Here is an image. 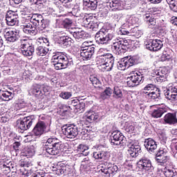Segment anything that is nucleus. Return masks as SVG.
<instances>
[{"mask_svg":"<svg viewBox=\"0 0 177 177\" xmlns=\"http://www.w3.org/2000/svg\"><path fill=\"white\" fill-rule=\"evenodd\" d=\"M77 149L79 153H81L79 155V157H86L87 156H89V151H88L89 150V147H88V145L84 144H80L77 146Z\"/></svg>","mask_w":177,"mask_h":177,"instance_id":"473e14b6","label":"nucleus"},{"mask_svg":"<svg viewBox=\"0 0 177 177\" xmlns=\"http://www.w3.org/2000/svg\"><path fill=\"white\" fill-rule=\"evenodd\" d=\"M113 93L114 96L118 99L122 97V91H121V89H120V87L118 86L114 87Z\"/></svg>","mask_w":177,"mask_h":177,"instance_id":"13d9d810","label":"nucleus"},{"mask_svg":"<svg viewBox=\"0 0 177 177\" xmlns=\"http://www.w3.org/2000/svg\"><path fill=\"white\" fill-rule=\"evenodd\" d=\"M63 147H64V145L59 139L50 138L44 145L43 150L50 156H57V154H60L63 151Z\"/></svg>","mask_w":177,"mask_h":177,"instance_id":"f257e3e1","label":"nucleus"},{"mask_svg":"<svg viewBox=\"0 0 177 177\" xmlns=\"http://www.w3.org/2000/svg\"><path fill=\"white\" fill-rule=\"evenodd\" d=\"M164 121L166 124H177L176 115L174 113H167L164 117Z\"/></svg>","mask_w":177,"mask_h":177,"instance_id":"e433bc0d","label":"nucleus"},{"mask_svg":"<svg viewBox=\"0 0 177 177\" xmlns=\"http://www.w3.org/2000/svg\"><path fill=\"white\" fill-rule=\"evenodd\" d=\"M31 2H32V3L34 5H44V3H45V2H46V0H30Z\"/></svg>","mask_w":177,"mask_h":177,"instance_id":"69168bd1","label":"nucleus"},{"mask_svg":"<svg viewBox=\"0 0 177 177\" xmlns=\"http://www.w3.org/2000/svg\"><path fill=\"white\" fill-rule=\"evenodd\" d=\"M50 91L49 86H41V84H33L31 89L32 95L37 99H42L45 93Z\"/></svg>","mask_w":177,"mask_h":177,"instance_id":"1a4fd4ad","label":"nucleus"},{"mask_svg":"<svg viewBox=\"0 0 177 177\" xmlns=\"http://www.w3.org/2000/svg\"><path fill=\"white\" fill-rule=\"evenodd\" d=\"M106 7L109 10H118L121 9V1L119 0H109L106 2Z\"/></svg>","mask_w":177,"mask_h":177,"instance_id":"c756f323","label":"nucleus"},{"mask_svg":"<svg viewBox=\"0 0 177 177\" xmlns=\"http://www.w3.org/2000/svg\"><path fill=\"white\" fill-rule=\"evenodd\" d=\"M10 164V160L8 156H2L0 158V165L3 166L5 165H9Z\"/></svg>","mask_w":177,"mask_h":177,"instance_id":"6e6d98bb","label":"nucleus"},{"mask_svg":"<svg viewBox=\"0 0 177 177\" xmlns=\"http://www.w3.org/2000/svg\"><path fill=\"white\" fill-rule=\"evenodd\" d=\"M138 18L136 17H131L129 19V23H130V24H136L138 23Z\"/></svg>","mask_w":177,"mask_h":177,"instance_id":"338daca9","label":"nucleus"},{"mask_svg":"<svg viewBox=\"0 0 177 177\" xmlns=\"http://www.w3.org/2000/svg\"><path fill=\"white\" fill-rule=\"evenodd\" d=\"M147 99H152V100H160L161 99V91L156 88L153 91L148 93L145 97Z\"/></svg>","mask_w":177,"mask_h":177,"instance_id":"72a5a7b5","label":"nucleus"},{"mask_svg":"<svg viewBox=\"0 0 177 177\" xmlns=\"http://www.w3.org/2000/svg\"><path fill=\"white\" fill-rule=\"evenodd\" d=\"M166 2L169 5L171 10L177 12V1L176 0H166Z\"/></svg>","mask_w":177,"mask_h":177,"instance_id":"09e8293b","label":"nucleus"},{"mask_svg":"<svg viewBox=\"0 0 177 177\" xmlns=\"http://www.w3.org/2000/svg\"><path fill=\"white\" fill-rule=\"evenodd\" d=\"M51 60L55 70H64L73 64V59L64 53H56Z\"/></svg>","mask_w":177,"mask_h":177,"instance_id":"f03ea898","label":"nucleus"},{"mask_svg":"<svg viewBox=\"0 0 177 177\" xmlns=\"http://www.w3.org/2000/svg\"><path fill=\"white\" fill-rule=\"evenodd\" d=\"M156 160L157 162L162 165V164H165L167 161H168V157L165 154V152L163 149H159L156 153Z\"/></svg>","mask_w":177,"mask_h":177,"instance_id":"bb28decb","label":"nucleus"},{"mask_svg":"<svg viewBox=\"0 0 177 177\" xmlns=\"http://www.w3.org/2000/svg\"><path fill=\"white\" fill-rule=\"evenodd\" d=\"M52 171L55 174V175L58 176L68 174L67 167L64 165H62V163H58L57 165L53 166Z\"/></svg>","mask_w":177,"mask_h":177,"instance_id":"4be33fe9","label":"nucleus"},{"mask_svg":"<svg viewBox=\"0 0 177 177\" xmlns=\"http://www.w3.org/2000/svg\"><path fill=\"white\" fill-rule=\"evenodd\" d=\"M104 50H106L104 48H100L99 50V55H100L102 60L100 67H102V71H111L114 66V56L111 53L103 54Z\"/></svg>","mask_w":177,"mask_h":177,"instance_id":"7ed1b4c3","label":"nucleus"},{"mask_svg":"<svg viewBox=\"0 0 177 177\" xmlns=\"http://www.w3.org/2000/svg\"><path fill=\"white\" fill-rule=\"evenodd\" d=\"M111 93H113V90L110 88V87L106 88L104 92L101 93V99L103 100L109 99V97L111 96Z\"/></svg>","mask_w":177,"mask_h":177,"instance_id":"c03bdc74","label":"nucleus"},{"mask_svg":"<svg viewBox=\"0 0 177 177\" xmlns=\"http://www.w3.org/2000/svg\"><path fill=\"white\" fill-rule=\"evenodd\" d=\"M19 165L24 168H30V167L32 166V164L28 160H21L19 161Z\"/></svg>","mask_w":177,"mask_h":177,"instance_id":"5fc2aeb1","label":"nucleus"},{"mask_svg":"<svg viewBox=\"0 0 177 177\" xmlns=\"http://www.w3.org/2000/svg\"><path fill=\"white\" fill-rule=\"evenodd\" d=\"M169 59H171V55L167 53V52L163 53L160 57L161 62H167V60H169Z\"/></svg>","mask_w":177,"mask_h":177,"instance_id":"0e129e2a","label":"nucleus"},{"mask_svg":"<svg viewBox=\"0 0 177 177\" xmlns=\"http://www.w3.org/2000/svg\"><path fill=\"white\" fill-rule=\"evenodd\" d=\"M124 130L126 132H129L130 133L135 131V126L131 121L126 122L124 124Z\"/></svg>","mask_w":177,"mask_h":177,"instance_id":"49530a36","label":"nucleus"},{"mask_svg":"<svg viewBox=\"0 0 177 177\" xmlns=\"http://www.w3.org/2000/svg\"><path fill=\"white\" fill-rule=\"evenodd\" d=\"M164 113H167V109L164 108H158L157 109L153 110V111L151 113V116L153 118H161Z\"/></svg>","mask_w":177,"mask_h":177,"instance_id":"ea45409f","label":"nucleus"},{"mask_svg":"<svg viewBox=\"0 0 177 177\" xmlns=\"http://www.w3.org/2000/svg\"><path fill=\"white\" fill-rule=\"evenodd\" d=\"M93 157L95 160H107L110 158V153L106 151H95L93 152Z\"/></svg>","mask_w":177,"mask_h":177,"instance_id":"393cba45","label":"nucleus"},{"mask_svg":"<svg viewBox=\"0 0 177 177\" xmlns=\"http://www.w3.org/2000/svg\"><path fill=\"white\" fill-rule=\"evenodd\" d=\"M164 95L165 99H167V100H169L171 103L177 102V88L176 86H170L167 88Z\"/></svg>","mask_w":177,"mask_h":177,"instance_id":"f3484780","label":"nucleus"},{"mask_svg":"<svg viewBox=\"0 0 177 177\" xmlns=\"http://www.w3.org/2000/svg\"><path fill=\"white\" fill-rule=\"evenodd\" d=\"M21 50L22 55L26 57L32 56V55H34L35 49L34 48V46L32 45V44L30 43V40L21 39Z\"/></svg>","mask_w":177,"mask_h":177,"instance_id":"9d476101","label":"nucleus"},{"mask_svg":"<svg viewBox=\"0 0 177 177\" xmlns=\"http://www.w3.org/2000/svg\"><path fill=\"white\" fill-rule=\"evenodd\" d=\"M120 32L121 35H128V34H131V32H129V30H127L125 28H122L120 30Z\"/></svg>","mask_w":177,"mask_h":177,"instance_id":"774afa93","label":"nucleus"},{"mask_svg":"<svg viewBox=\"0 0 177 177\" xmlns=\"http://www.w3.org/2000/svg\"><path fill=\"white\" fill-rule=\"evenodd\" d=\"M100 171L102 176H114L118 172V166L109 163L102 166Z\"/></svg>","mask_w":177,"mask_h":177,"instance_id":"f8f14e48","label":"nucleus"},{"mask_svg":"<svg viewBox=\"0 0 177 177\" xmlns=\"http://www.w3.org/2000/svg\"><path fill=\"white\" fill-rule=\"evenodd\" d=\"M138 63L136 57L127 56L122 58L118 64V70L124 71L132 66H135Z\"/></svg>","mask_w":177,"mask_h":177,"instance_id":"6e6552de","label":"nucleus"},{"mask_svg":"<svg viewBox=\"0 0 177 177\" xmlns=\"http://www.w3.org/2000/svg\"><path fill=\"white\" fill-rule=\"evenodd\" d=\"M143 80V75L140 72L131 74L127 78V84L129 88L138 86Z\"/></svg>","mask_w":177,"mask_h":177,"instance_id":"9b49d317","label":"nucleus"},{"mask_svg":"<svg viewBox=\"0 0 177 177\" xmlns=\"http://www.w3.org/2000/svg\"><path fill=\"white\" fill-rule=\"evenodd\" d=\"M4 37L8 42H16L19 38H20V35L19 34V32L16 30H8L6 31L4 34Z\"/></svg>","mask_w":177,"mask_h":177,"instance_id":"aec40b11","label":"nucleus"},{"mask_svg":"<svg viewBox=\"0 0 177 177\" xmlns=\"http://www.w3.org/2000/svg\"><path fill=\"white\" fill-rule=\"evenodd\" d=\"M24 154L26 156V157H32V156H34V154H35V151H34V149L32 148H27L25 151H24Z\"/></svg>","mask_w":177,"mask_h":177,"instance_id":"bf43d9fd","label":"nucleus"},{"mask_svg":"<svg viewBox=\"0 0 177 177\" xmlns=\"http://www.w3.org/2000/svg\"><path fill=\"white\" fill-rule=\"evenodd\" d=\"M93 167V162L88 157L83 158L80 165V171H89Z\"/></svg>","mask_w":177,"mask_h":177,"instance_id":"a878e982","label":"nucleus"},{"mask_svg":"<svg viewBox=\"0 0 177 177\" xmlns=\"http://www.w3.org/2000/svg\"><path fill=\"white\" fill-rule=\"evenodd\" d=\"M85 117H86V120L87 122H93L99 118V115L93 111H88L85 113Z\"/></svg>","mask_w":177,"mask_h":177,"instance_id":"4c0bfd02","label":"nucleus"},{"mask_svg":"<svg viewBox=\"0 0 177 177\" xmlns=\"http://www.w3.org/2000/svg\"><path fill=\"white\" fill-rule=\"evenodd\" d=\"M156 89H157L156 85L153 84H148L141 90V93L142 95H144V96L147 97L148 93H151Z\"/></svg>","mask_w":177,"mask_h":177,"instance_id":"58836bf2","label":"nucleus"},{"mask_svg":"<svg viewBox=\"0 0 177 177\" xmlns=\"http://www.w3.org/2000/svg\"><path fill=\"white\" fill-rule=\"evenodd\" d=\"M37 26H33L31 24H25L23 26L22 30L25 34L35 35V34H37Z\"/></svg>","mask_w":177,"mask_h":177,"instance_id":"cd10ccee","label":"nucleus"},{"mask_svg":"<svg viewBox=\"0 0 177 177\" xmlns=\"http://www.w3.org/2000/svg\"><path fill=\"white\" fill-rule=\"evenodd\" d=\"M46 129V124L44 121L38 122L32 129V133L35 136H41Z\"/></svg>","mask_w":177,"mask_h":177,"instance_id":"412c9836","label":"nucleus"},{"mask_svg":"<svg viewBox=\"0 0 177 177\" xmlns=\"http://www.w3.org/2000/svg\"><path fill=\"white\" fill-rule=\"evenodd\" d=\"M33 120L30 116H27L23 119H19L17 121V126L18 127L20 132L23 133L24 131L30 129L31 125H32Z\"/></svg>","mask_w":177,"mask_h":177,"instance_id":"ddd939ff","label":"nucleus"},{"mask_svg":"<svg viewBox=\"0 0 177 177\" xmlns=\"http://www.w3.org/2000/svg\"><path fill=\"white\" fill-rule=\"evenodd\" d=\"M73 95L70 92H62L59 94L60 97L62 99L68 100Z\"/></svg>","mask_w":177,"mask_h":177,"instance_id":"680f3d73","label":"nucleus"},{"mask_svg":"<svg viewBox=\"0 0 177 177\" xmlns=\"http://www.w3.org/2000/svg\"><path fill=\"white\" fill-rule=\"evenodd\" d=\"M93 20H96V17L95 16H89L88 17L84 18V24L88 28V26H91V24Z\"/></svg>","mask_w":177,"mask_h":177,"instance_id":"864d4df0","label":"nucleus"},{"mask_svg":"<svg viewBox=\"0 0 177 177\" xmlns=\"http://www.w3.org/2000/svg\"><path fill=\"white\" fill-rule=\"evenodd\" d=\"M6 20L8 26H16L19 23V15L15 11L8 10L6 15Z\"/></svg>","mask_w":177,"mask_h":177,"instance_id":"a211bd4d","label":"nucleus"},{"mask_svg":"<svg viewBox=\"0 0 177 177\" xmlns=\"http://www.w3.org/2000/svg\"><path fill=\"white\" fill-rule=\"evenodd\" d=\"M163 174L166 177H175L176 171H175L174 169H168V167H165L163 170Z\"/></svg>","mask_w":177,"mask_h":177,"instance_id":"a18cd8bd","label":"nucleus"},{"mask_svg":"<svg viewBox=\"0 0 177 177\" xmlns=\"http://www.w3.org/2000/svg\"><path fill=\"white\" fill-rule=\"evenodd\" d=\"M163 45L162 41L160 39L148 40L145 42L146 48L152 52L160 50Z\"/></svg>","mask_w":177,"mask_h":177,"instance_id":"dca6fc26","label":"nucleus"},{"mask_svg":"<svg viewBox=\"0 0 177 177\" xmlns=\"http://www.w3.org/2000/svg\"><path fill=\"white\" fill-rule=\"evenodd\" d=\"M69 32L74 38L76 39L77 41H80V39H84V38H85V32L84 30H77L75 28L70 29Z\"/></svg>","mask_w":177,"mask_h":177,"instance_id":"7c9ffc66","label":"nucleus"},{"mask_svg":"<svg viewBox=\"0 0 177 177\" xmlns=\"http://www.w3.org/2000/svg\"><path fill=\"white\" fill-rule=\"evenodd\" d=\"M90 81L95 88H99V86H100V80H99L96 76L91 75Z\"/></svg>","mask_w":177,"mask_h":177,"instance_id":"8fccbe9b","label":"nucleus"},{"mask_svg":"<svg viewBox=\"0 0 177 177\" xmlns=\"http://www.w3.org/2000/svg\"><path fill=\"white\" fill-rule=\"evenodd\" d=\"M62 131L68 139H75L78 136V124H64L62 127Z\"/></svg>","mask_w":177,"mask_h":177,"instance_id":"0eeeda50","label":"nucleus"},{"mask_svg":"<svg viewBox=\"0 0 177 177\" xmlns=\"http://www.w3.org/2000/svg\"><path fill=\"white\" fill-rule=\"evenodd\" d=\"M15 94H13V93L5 90V88L0 90V99H1V100H4V102H9V100H12Z\"/></svg>","mask_w":177,"mask_h":177,"instance_id":"c85d7f7f","label":"nucleus"},{"mask_svg":"<svg viewBox=\"0 0 177 177\" xmlns=\"http://www.w3.org/2000/svg\"><path fill=\"white\" fill-rule=\"evenodd\" d=\"M28 19L30 20L33 26L41 30L48 28L50 24V21H49V19H42V15L41 14H30L28 17Z\"/></svg>","mask_w":177,"mask_h":177,"instance_id":"20e7f679","label":"nucleus"},{"mask_svg":"<svg viewBox=\"0 0 177 177\" xmlns=\"http://www.w3.org/2000/svg\"><path fill=\"white\" fill-rule=\"evenodd\" d=\"M77 132L78 135H80L81 138H88V130L84 129V126L82 124H78Z\"/></svg>","mask_w":177,"mask_h":177,"instance_id":"37998d69","label":"nucleus"},{"mask_svg":"<svg viewBox=\"0 0 177 177\" xmlns=\"http://www.w3.org/2000/svg\"><path fill=\"white\" fill-rule=\"evenodd\" d=\"M129 49V42L122 38L118 37L113 40L111 50L115 55H121L122 50Z\"/></svg>","mask_w":177,"mask_h":177,"instance_id":"423d86ee","label":"nucleus"},{"mask_svg":"<svg viewBox=\"0 0 177 177\" xmlns=\"http://www.w3.org/2000/svg\"><path fill=\"white\" fill-rule=\"evenodd\" d=\"M93 53H95V46H93L80 50V55L83 60H90L91 57L93 56Z\"/></svg>","mask_w":177,"mask_h":177,"instance_id":"6ab92c4d","label":"nucleus"},{"mask_svg":"<svg viewBox=\"0 0 177 177\" xmlns=\"http://www.w3.org/2000/svg\"><path fill=\"white\" fill-rule=\"evenodd\" d=\"M73 104L75 106H76V110H77V111L79 113H84V111H85V102H80L77 104H75V101L73 102Z\"/></svg>","mask_w":177,"mask_h":177,"instance_id":"de8ad7c7","label":"nucleus"},{"mask_svg":"<svg viewBox=\"0 0 177 177\" xmlns=\"http://www.w3.org/2000/svg\"><path fill=\"white\" fill-rule=\"evenodd\" d=\"M137 165L142 172H151L154 167L151 165V160L146 157H143L137 162Z\"/></svg>","mask_w":177,"mask_h":177,"instance_id":"2eb2a0df","label":"nucleus"},{"mask_svg":"<svg viewBox=\"0 0 177 177\" xmlns=\"http://www.w3.org/2000/svg\"><path fill=\"white\" fill-rule=\"evenodd\" d=\"M62 24L64 28H70L73 26V20L66 18L62 21Z\"/></svg>","mask_w":177,"mask_h":177,"instance_id":"3c124183","label":"nucleus"},{"mask_svg":"<svg viewBox=\"0 0 177 177\" xmlns=\"http://www.w3.org/2000/svg\"><path fill=\"white\" fill-rule=\"evenodd\" d=\"M144 146L149 153H154L157 149V142L151 138H147L144 142Z\"/></svg>","mask_w":177,"mask_h":177,"instance_id":"b1692460","label":"nucleus"},{"mask_svg":"<svg viewBox=\"0 0 177 177\" xmlns=\"http://www.w3.org/2000/svg\"><path fill=\"white\" fill-rule=\"evenodd\" d=\"M110 140L111 146H120L124 145L125 136L120 131H115L111 133Z\"/></svg>","mask_w":177,"mask_h":177,"instance_id":"4468645a","label":"nucleus"},{"mask_svg":"<svg viewBox=\"0 0 177 177\" xmlns=\"http://www.w3.org/2000/svg\"><path fill=\"white\" fill-rule=\"evenodd\" d=\"M142 153V149H140V146L138 144L132 143L128 149V153L131 157L133 158L138 157L139 153Z\"/></svg>","mask_w":177,"mask_h":177,"instance_id":"5701e85b","label":"nucleus"},{"mask_svg":"<svg viewBox=\"0 0 177 177\" xmlns=\"http://www.w3.org/2000/svg\"><path fill=\"white\" fill-rule=\"evenodd\" d=\"M58 106H59V109H60L61 113H62V114H65L68 111H70V106L67 105L59 104Z\"/></svg>","mask_w":177,"mask_h":177,"instance_id":"4d7b16f0","label":"nucleus"},{"mask_svg":"<svg viewBox=\"0 0 177 177\" xmlns=\"http://www.w3.org/2000/svg\"><path fill=\"white\" fill-rule=\"evenodd\" d=\"M83 6L88 10H96L97 8V0H83Z\"/></svg>","mask_w":177,"mask_h":177,"instance_id":"2f4dec72","label":"nucleus"},{"mask_svg":"<svg viewBox=\"0 0 177 177\" xmlns=\"http://www.w3.org/2000/svg\"><path fill=\"white\" fill-rule=\"evenodd\" d=\"M54 37H56L55 40L58 43L59 42V37H64V32H63V30L55 31L54 32Z\"/></svg>","mask_w":177,"mask_h":177,"instance_id":"e2e57ef3","label":"nucleus"},{"mask_svg":"<svg viewBox=\"0 0 177 177\" xmlns=\"http://www.w3.org/2000/svg\"><path fill=\"white\" fill-rule=\"evenodd\" d=\"M9 121V115L0 112V122H8Z\"/></svg>","mask_w":177,"mask_h":177,"instance_id":"052dcab7","label":"nucleus"},{"mask_svg":"<svg viewBox=\"0 0 177 177\" xmlns=\"http://www.w3.org/2000/svg\"><path fill=\"white\" fill-rule=\"evenodd\" d=\"M99 24H100V23L97 22L96 19L93 20V22L90 24V26H88V28L93 30V31H96V30L99 28Z\"/></svg>","mask_w":177,"mask_h":177,"instance_id":"603ef678","label":"nucleus"},{"mask_svg":"<svg viewBox=\"0 0 177 177\" xmlns=\"http://www.w3.org/2000/svg\"><path fill=\"white\" fill-rule=\"evenodd\" d=\"M26 106H30L28 104L26 103L24 100H19L15 104L14 106L15 110H21V109H24Z\"/></svg>","mask_w":177,"mask_h":177,"instance_id":"79ce46f5","label":"nucleus"},{"mask_svg":"<svg viewBox=\"0 0 177 177\" xmlns=\"http://www.w3.org/2000/svg\"><path fill=\"white\" fill-rule=\"evenodd\" d=\"M168 73V71H167V68H163L157 73L156 80L158 82H164V81H167V73Z\"/></svg>","mask_w":177,"mask_h":177,"instance_id":"f704fd0d","label":"nucleus"},{"mask_svg":"<svg viewBox=\"0 0 177 177\" xmlns=\"http://www.w3.org/2000/svg\"><path fill=\"white\" fill-rule=\"evenodd\" d=\"M49 52V49L46 47L40 46L36 48V53L38 56H46Z\"/></svg>","mask_w":177,"mask_h":177,"instance_id":"a19ab883","label":"nucleus"},{"mask_svg":"<svg viewBox=\"0 0 177 177\" xmlns=\"http://www.w3.org/2000/svg\"><path fill=\"white\" fill-rule=\"evenodd\" d=\"M71 41L72 39L71 37L67 36H61L58 38L57 44L63 45V46H65L66 48H68V46H71Z\"/></svg>","mask_w":177,"mask_h":177,"instance_id":"c9c22d12","label":"nucleus"},{"mask_svg":"<svg viewBox=\"0 0 177 177\" xmlns=\"http://www.w3.org/2000/svg\"><path fill=\"white\" fill-rule=\"evenodd\" d=\"M114 37L113 33H109L107 29L102 28L95 34V41L98 45H109Z\"/></svg>","mask_w":177,"mask_h":177,"instance_id":"39448f33","label":"nucleus"}]
</instances>
